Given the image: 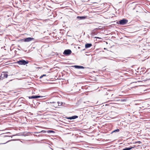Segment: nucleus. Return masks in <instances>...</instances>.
Returning <instances> with one entry per match:
<instances>
[{"instance_id": "obj_6", "label": "nucleus", "mask_w": 150, "mask_h": 150, "mask_svg": "<svg viewBox=\"0 0 150 150\" xmlns=\"http://www.w3.org/2000/svg\"><path fill=\"white\" fill-rule=\"evenodd\" d=\"M34 39L33 38H26L24 39V41L25 42H28L32 40H33Z\"/></svg>"}, {"instance_id": "obj_13", "label": "nucleus", "mask_w": 150, "mask_h": 150, "mask_svg": "<svg viewBox=\"0 0 150 150\" xmlns=\"http://www.w3.org/2000/svg\"><path fill=\"white\" fill-rule=\"evenodd\" d=\"M45 132H46V131H45L42 130V131H41L40 132H35V133H41V132L45 133Z\"/></svg>"}, {"instance_id": "obj_23", "label": "nucleus", "mask_w": 150, "mask_h": 150, "mask_svg": "<svg viewBox=\"0 0 150 150\" xmlns=\"http://www.w3.org/2000/svg\"><path fill=\"white\" fill-rule=\"evenodd\" d=\"M103 58H106V57H103Z\"/></svg>"}, {"instance_id": "obj_24", "label": "nucleus", "mask_w": 150, "mask_h": 150, "mask_svg": "<svg viewBox=\"0 0 150 150\" xmlns=\"http://www.w3.org/2000/svg\"><path fill=\"white\" fill-rule=\"evenodd\" d=\"M104 50H105V49H106V48H104Z\"/></svg>"}, {"instance_id": "obj_22", "label": "nucleus", "mask_w": 150, "mask_h": 150, "mask_svg": "<svg viewBox=\"0 0 150 150\" xmlns=\"http://www.w3.org/2000/svg\"><path fill=\"white\" fill-rule=\"evenodd\" d=\"M56 105L57 106H56V107H57V105Z\"/></svg>"}, {"instance_id": "obj_10", "label": "nucleus", "mask_w": 150, "mask_h": 150, "mask_svg": "<svg viewBox=\"0 0 150 150\" xmlns=\"http://www.w3.org/2000/svg\"><path fill=\"white\" fill-rule=\"evenodd\" d=\"M78 117V116L76 115H74L71 117H69L68 118L69 119L72 120Z\"/></svg>"}, {"instance_id": "obj_17", "label": "nucleus", "mask_w": 150, "mask_h": 150, "mask_svg": "<svg viewBox=\"0 0 150 150\" xmlns=\"http://www.w3.org/2000/svg\"><path fill=\"white\" fill-rule=\"evenodd\" d=\"M43 77V76H42V75L40 77V79H41V78H42Z\"/></svg>"}, {"instance_id": "obj_5", "label": "nucleus", "mask_w": 150, "mask_h": 150, "mask_svg": "<svg viewBox=\"0 0 150 150\" xmlns=\"http://www.w3.org/2000/svg\"><path fill=\"white\" fill-rule=\"evenodd\" d=\"M44 97L43 96H29L28 98L29 99L37 98H42Z\"/></svg>"}, {"instance_id": "obj_7", "label": "nucleus", "mask_w": 150, "mask_h": 150, "mask_svg": "<svg viewBox=\"0 0 150 150\" xmlns=\"http://www.w3.org/2000/svg\"><path fill=\"white\" fill-rule=\"evenodd\" d=\"M87 17L86 16H78L77 17V18L79 20H82L86 19L87 18Z\"/></svg>"}, {"instance_id": "obj_16", "label": "nucleus", "mask_w": 150, "mask_h": 150, "mask_svg": "<svg viewBox=\"0 0 150 150\" xmlns=\"http://www.w3.org/2000/svg\"><path fill=\"white\" fill-rule=\"evenodd\" d=\"M95 38H97L99 39H101V38H99V37H95Z\"/></svg>"}, {"instance_id": "obj_12", "label": "nucleus", "mask_w": 150, "mask_h": 150, "mask_svg": "<svg viewBox=\"0 0 150 150\" xmlns=\"http://www.w3.org/2000/svg\"><path fill=\"white\" fill-rule=\"evenodd\" d=\"M119 131H120V129H115V130H114V131H113L112 132V133H113L114 132H119Z\"/></svg>"}, {"instance_id": "obj_14", "label": "nucleus", "mask_w": 150, "mask_h": 150, "mask_svg": "<svg viewBox=\"0 0 150 150\" xmlns=\"http://www.w3.org/2000/svg\"><path fill=\"white\" fill-rule=\"evenodd\" d=\"M57 104L58 105V106H61L62 104V102H57Z\"/></svg>"}, {"instance_id": "obj_15", "label": "nucleus", "mask_w": 150, "mask_h": 150, "mask_svg": "<svg viewBox=\"0 0 150 150\" xmlns=\"http://www.w3.org/2000/svg\"><path fill=\"white\" fill-rule=\"evenodd\" d=\"M48 132L49 133H51V132H54V131L52 130H49L48 131Z\"/></svg>"}, {"instance_id": "obj_21", "label": "nucleus", "mask_w": 150, "mask_h": 150, "mask_svg": "<svg viewBox=\"0 0 150 150\" xmlns=\"http://www.w3.org/2000/svg\"><path fill=\"white\" fill-rule=\"evenodd\" d=\"M55 103V102H52V103Z\"/></svg>"}, {"instance_id": "obj_4", "label": "nucleus", "mask_w": 150, "mask_h": 150, "mask_svg": "<svg viewBox=\"0 0 150 150\" xmlns=\"http://www.w3.org/2000/svg\"><path fill=\"white\" fill-rule=\"evenodd\" d=\"M8 75V74L5 72H2L1 75L0 79H3L5 78H6Z\"/></svg>"}, {"instance_id": "obj_11", "label": "nucleus", "mask_w": 150, "mask_h": 150, "mask_svg": "<svg viewBox=\"0 0 150 150\" xmlns=\"http://www.w3.org/2000/svg\"><path fill=\"white\" fill-rule=\"evenodd\" d=\"M135 147V146L134 145V146L133 147H130L125 148V149H123L122 150H130L132 149L133 148H134Z\"/></svg>"}, {"instance_id": "obj_19", "label": "nucleus", "mask_w": 150, "mask_h": 150, "mask_svg": "<svg viewBox=\"0 0 150 150\" xmlns=\"http://www.w3.org/2000/svg\"><path fill=\"white\" fill-rule=\"evenodd\" d=\"M46 75L45 74H43V75H42V76H46Z\"/></svg>"}, {"instance_id": "obj_20", "label": "nucleus", "mask_w": 150, "mask_h": 150, "mask_svg": "<svg viewBox=\"0 0 150 150\" xmlns=\"http://www.w3.org/2000/svg\"><path fill=\"white\" fill-rule=\"evenodd\" d=\"M122 62H126L125 61H122Z\"/></svg>"}, {"instance_id": "obj_18", "label": "nucleus", "mask_w": 150, "mask_h": 150, "mask_svg": "<svg viewBox=\"0 0 150 150\" xmlns=\"http://www.w3.org/2000/svg\"><path fill=\"white\" fill-rule=\"evenodd\" d=\"M136 143H138L139 144H140L141 143V142L140 141H138Z\"/></svg>"}, {"instance_id": "obj_9", "label": "nucleus", "mask_w": 150, "mask_h": 150, "mask_svg": "<svg viewBox=\"0 0 150 150\" xmlns=\"http://www.w3.org/2000/svg\"><path fill=\"white\" fill-rule=\"evenodd\" d=\"M92 46V45L91 43H87L85 45V48L86 49Z\"/></svg>"}, {"instance_id": "obj_1", "label": "nucleus", "mask_w": 150, "mask_h": 150, "mask_svg": "<svg viewBox=\"0 0 150 150\" xmlns=\"http://www.w3.org/2000/svg\"><path fill=\"white\" fill-rule=\"evenodd\" d=\"M127 22V20L125 19H123L122 20H120L119 22H117V23L121 25H124L126 24Z\"/></svg>"}, {"instance_id": "obj_8", "label": "nucleus", "mask_w": 150, "mask_h": 150, "mask_svg": "<svg viewBox=\"0 0 150 150\" xmlns=\"http://www.w3.org/2000/svg\"><path fill=\"white\" fill-rule=\"evenodd\" d=\"M73 67H74L76 69H84V67L82 66H78V65H74L72 66Z\"/></svg>"}, {"instance_id": "obj_3", "label": "nucleus", "mask_w": 150, "mask_h": 150, "mask_svg": "<svg viewBox=\"0 0 150 150\" xmlns=\"http://www.w3.org/2000/svg\"><path fill=\"white\" fill-rule=\"evenodd\" d=\"M71 52V51L70 50H66L64 51L63 54L66 55H69L70 54Z\"/></svg>"}, {"instance_id": "obj_2", "label": "nucleus", "mask_w": 150, "mask_h": 150, "mask_svg": "<svg viewBox=\"0 0 150 150\" xmlns=\"http://www.w3.org/2000/svg\"><path fill=\"white\" fill-rule=\"evenodd\" d=\"M17 63L20 65H25L28 63V61L22 60L17 61Z\"/></svg>"}]
</instances>
